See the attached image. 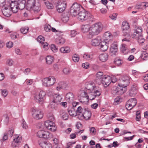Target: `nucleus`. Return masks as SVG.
<instances>
[{"mask_svg":"<svg viewBox=\"0 0 148 148\" xmlns=\"http://www.w3.org/2000/svg\"><path fill=\"white\" fill-rule=\"evenodd\" d=\"M96 82L98 84H102L105 87L108 86L111 82V77L110 76L105 75L101 72H98L96 75Z\"/></svg>","mask_w":148,"mask_h":148,"instance_id":"f257e3e1","label":"nucleus"},{"mask_svg":"<svg viewBox=\"0 0 148 148\" xmlns=\"http://www.w3.org/2000/svg\"><path fill=\"white\" fill-rule=\"evenodd\" d=\"M103 27L100 23H97L92 25L90 26L89 32L88 35V37L90 38L99 34L102 31Z\"/></svg>","mask_w":148,"mask_h":148,"instance_id":"f03ea898","label":"nucleus"},{"mask_svg":"<svg viewBox=\"0 0 148 148\" xmlns=\"http://www.w3.org/2000/svg\"><path fill=\"white\" fill-rule=\"evenodd\" d=\"M77 18L79 20L82 21L87 20L92 21L93 17L89 12L84 10L78 13Z\"/></svg>","mask_w":148,"mask_h":148,"instance_id":"7ed1b4c3","label":"nucleus"},{"mask_svg":"<svg viewBox=\"0 0 148 148\" xmlns=\"http://www.w3.org/2000/svg\"><path fill=\"white\" fill-rule=\"evenodd\" d=\"M52 2L56 6L58 12L62 13L65 10L66 6L65 2L58 0H52Z\"/></svg>","mask_w":148,"mask_h":148,"instance_id":"20e7f679","label":"nucleus"},{"mask_svg":"<svg viewBox=\"0 0 148 148\" xmlns=\"http://www.w3.org/2000/svg\"><path fill=\"white\" fill-rule=\"evenodd\" d=\"M86 88L88 92L93 91L96 92L98 95H100L101 93V90L100 88L96 86L95 84L92 83H88L86 84Z\"/></svg>","mask_w":148,"mask_h":148,"instance_id":"39448f33","label":"nucleus"},{"mask_svg":"<svg viewBox=\"0 0 148 148\" xmlns=\"http://www.w3.org/2000/svg\"><path fill=\"white\" fill-rule=\"evenodd\" d=\"M46 93L43 91H41L39 92L35 93L34 95V98L35 100L38 103L42 104L43 103L45 99Z\"/></svg>","mask_w":148,"mask_h":148,"instance_id":"423d86ee","label":"nucleus"},{"mask_svg":"<svg viewBox=\"0 0 148 148\" xmlns=\"http://www.w3.org/2000/svg\"><path fill=\"white\" fill-rule=\"evenodd\" d=\"M56 81V79L54 77L49 76L43 79L42 84L44 86L49 87L53 85L55 83Z\"/></svg>","mask_w":148,"mask_h":148,"instance_id":"0eeeda50","label":"nucleus"},{"mask_svg":"<svg viewBox=\"0 0 148 148\" xmlns=\"http://www.w3.org/2000/svg\"><path fill=\"white\" fill-rule=\"evenodd\" d=\"M119 84L116 87L113 88L112 90V94L116 95H121L123 94L126 90V87H123Z\"/></svg>","mask_w":148,"mask_h":148,"instance_id":"6e6552de","label":"nucleus"},{"mask_svg":"<svg viewBox=\"0 0 148 148\" xmlns=\"http://www.w3.org/2000/svg\"><path fill=\"white\" fill-rule=\"evenodd\" d=\"M37 136L40 138L50 139L53 137L52 135L49 132L43 130L38 131L37 133Z\"/></svg>","mask_w":148,"mask_h":148,"instance_id":"1a4fd4ad","label":"nucleus"},{"mask_svg":"<svg viewBox=\"0 0 148 148\" xmlns=\"http://www.w3.org/2000/svg\"><path fill=\"white\" fill-rule=\"evenodd\" d=\"M32 114L33 118L37 120L42 119L43 116L42 112L40 110L36 108L32 109Z\"/></svg>","mask_w":148,"mask_h":148,"instance_id":"9d476101","label":"nucleus"},{"mask_svg":"<svg viewBox=\"0 0 148 148\" xmlns=\"http://www.w3.org/2000/svg\"><path fill=\"white\" fill-rule=\"evenodd\" d=\"M81 6L77 3L73 4L70 9V13L72 15L75 16L80 10Z\"/></svg>","mask_w":148,"mask_h":148,"instance_id":"9b49d317","label":"nucleus"},{"mask_svg":"<svg viewBox=\"0 0 148 148\" xmlns=\"http://www.w3.org/2000/svg\"><path fill=\"white\" fill-rule=\"evenodd\" d=\"M45 125L47 129L52 132L55 131L57 129L55 123L50 120L45 121Z\"/></svg>","mask_w":148,"mask_h":148,"instance_id":"f8f14e48","label":"nucleus"},{"mask_svg":"<svg viewBox=\"0 0 148 148\" xmlns=\"http://www.w3.org/2000/svg\"><path fill=\"white\" fill-rule=\"evenodd\" d=\"M1 6H2V12L3 15L7 17L10 16L11 14V12L9 8V4L5 3Z\"/></svg>","mask_w":148,"mask_h":148,"instance_id":"ddd939ff","label":"nucleus"},{"mask_svg":"<svg viewBox=\"0 0 148 148\" xmlns=\"http://www.w3.org/2000/svg\"><path fill=\"white\" fill-rule=\"evenodd\" d=\"M91 116V112L85 110L82 114H81L78 116V118L80 120H82L84 119L86 120H88L90 118Z\"/></svg>","mask_w":148,"mask_h":148,"instance_id":"4468645a","label":"nucleus"},{"mask_svg":"<svg viewBox=\"0 0 148 148\" xmlns=\"http://www.w3.org/2000/svg\"><path fill=\"white\" fill-rule=\"evenodd\" d=\"M142 29L140 27L136 26L134 29V32L132 36L133 38H135L142 34Z\"/></svg>","mask_w":148,"mask_h":148,"instance_id":"2eb2a0df","label":"nucleus"},{"mask_svg":"<svg viewBox=\"0 0 148 148\" xmlns=\"http://www.w3.org/2000/svg\"><path fill=\"white\" fill-rule=\"evenodd\" d=\"M9 7H10L11 10L14 13H16L18 9L21 10L20 8V5H19L18 3L16 1H12L10 3Z\"/></svg>","mask_w":148,"mask_h":148,"instance_id":"dca6fc26","label":"nucleus"},{"mask_svg":"<svg viewBox=\"0 0 148 148\" xmlns=\"http://www.w3.org/2000/svg\"><path fill=\"white\" fill-rule=\"evenodd\" d=\"M79 101L83 103H86L88 102V97L87 96V93L85 91L82 92L80 96H78Z\"/></svg>","mask_w":148,"mask_h":148,"instance_id":"f3484780","label":"nucleus"},{"mask_svg":"<svg viewBox=\"0 0 148 148\" xmlns=\"http://www.w3.org/2000/svg\"><path fill=\"white\" fill-rule=\"evenodd\" d=\"M130 78L127 75H124L122 77L120 84L123 87H126L129 83Z\"/></svg>","mask_w":148,"mask_h":148,"instance_id":"a211bd4d","label":"nucleus"},{"mask_svg":"<svg viewBox=\"0 0 148 148\" xmlns=\"http://www.w3.org/2000/svg\"><path fill=\"white\" fill-rule=\"evenodd\" d=\"M109 44L106 42L104 40H102L99 47L100 49L103 51H106L108 47Z\"/></svg>","mask_w":148,"mask_h":148,"instance_id":"6ab92c4d","label":"nucleus"},{"mask_svg":"<svg viewBox=\"0 0 148 148\" xmlns=\"http://www.w3.org/2000/svg\"><path fill=\"white\" fill-rule=\"evenodd\" d=\"M102 40L101 38L98 36L95 38L92 39L91 43L92 45L94 46H99Z\"/></svg>","mask_w":148,"mask_h":148,"instance_id":"aec40b11","label":"nucleus"},{"mask_svg":"<svg viewBox=\"0 0 148 148\" xmlns=\"http://www.w3.org/2000/svg\"><path fill=\"white\" fill-rule=\"evenodd\" d=\"M118 50L117 45L115 43L112 44L110 49V52L112 55L115 54Z\"/></svg>","mask_w":148,"mask_h":148,"instance_id":"412c9836","label":"nucleus"},{"mask_svg":"<svg viewBox=\"0 0 148 148\" xmlns=\"http://www.w3.org/2000/svg\"><path fill=\"white\" fill-rule=\"evenodd\" d=\"M39 145L42 148H52L51 144L47 141L40 143H39Z\"/></svg>","mask_w":148,"mask_h":148,"instance_id":"4be33fe9","label":"nucleus"},{"mask_svg":"<svg viewBox=\"0 0 148 148\" xmlns=\"http://www.w3.org/2000/svg\"><path fill=\"white\" fill-rule=\"evenodd\" d=\"M36 3V0H27L26 5L27 8L31 9Z\"/></svg>","mask_w":148,"mask_h":148,"instance_id":"5701e85b","label":"nucleus"},{"mask_svg":"<svg viewBox=\"0 0 148 148\" xmlns=\"http://www.w3.org/2000/svg\"><path fill=\"white\" fill-rule=\"evenodd\" d=\"M90 26L89 24L83 25L81 27V29L84 33H86L88 32L90 30Z\"/></svg>","mask_w":148,"mask_h":148,"instance_id":"b1692460","label":"nucleus"},{"mask_svg":"<svg viewBox=\"0 0 148 148\" xmlns=\"http://www.w3.org/2000/svg\"><path fill=\"white\" fill-rule=\"evenodd\" d=\"M62 99V97L61 95L56 94L54 95L53 100L59 104Z\"/></svg>","mask_w":148,"mask_h":148,"instance_id":"393cba45","label":"nucleus"},{"mask_svg":"<svg viewBox=\"0 0 148 148\" xmlns=\"http://www.w3.org/2000/svg\"><path fill=\"white\" fill-rule=\"evenodd\" d=\"M65 98L67 101L72 102L74 100V95L72 93L69 92L66 94Z\"/></svg>","mask_w":148,"mask_h":148,"instance_id":"a878e982","label":"nucleus"},{"mask_svg":"<svg viewBox=\"0 0 148 148\" xmlns=\"http://www.w3.org/2000/svg\"><path fill=\"white\" fill-rule=\"evenodd\" d=\"M59 105V104L58 103L52 100L50 102L49 105V107L52 109L56 110L58 108Z\"/></svg>","mask_w":148,"mask_h":148,"instance_id":"bb28decb","label":"nucleus"},{"mask_svg":"<svg viewBox=\"0 0 148 148\" xmlns=\"http://www.w3.org/2000/svg\"><path fill=\"white\" fill-rule=\"evenodd\" d=\"M99 59L100 61L102 62H105L106 61L108 58V55L106 53L100 54L99 57Z\"/></svg>","mask_w":148,"mask_h":148,"instance_id":"cd10ccee","label":"nucleus"},{"mask_svg":"<svg viewBox=\"0 0 148 148\" xmlns=\"http://www.w3.org/2000/svg\"><path fill=\"white\" fill-rule=\"evenodd\" d=\"M31 10H32L34 12L36 13L38 12L40 10V5L38 3H36L34 5L32 8Z\"/></svg>","mask_w":148,"mask_h":148,"instance_id":"c85d7f7f","label":"nucleus"},{"mask_svg":"<svg viewBox=\"0 0 148 148\" xmlns=\"http://www.w3.org/2000/svg\"><path fill=\"white\" fill-rule=\"evenodd\" d=\"M96 92L93 91L92 92H88V93H90L89 95L87 96L88 97V99L90 100H93L97 96H99L100 95H98L97 92L95 93Z\"/></svg>","mask_w":148,"mask_h":148,"instance_id":"c756f323","label":"nucleus"},{"mask_svg":"<svg viewBox=\"0 0 148 148\" xmlns=\"http://www.w3.org/2000/svg\"><path fill=\"white\" fill-rule=\"evenodd\" d=\"M60 113L62 116V118L64 120H66L68 119L69 115L64 110H61L60 111Z\"/></svg>","mask_w":148,"mask_h":148,"instance_id":"7c9ffc66","label":"nucleus"},{"mask_svg":"<svg viewBox=\"0 0 148 148\" xmlns=\"http://www.w3.org/2000/svg\"><path fill=\"white\" fill-rule=\"evenodd\" d=\"M112 36L110 32H106L104 34L103 38L104 40L108 41L110 40Z\"/></svg>","mask_w":148,"mask_h":148,"instance_id":"2f4dec72","label":"nucleus"},{"mask_svg":"<svg viewBox=\"0 0 148 148\" xmlns=\"http://www.w3.org/2000/svg\"><path fill=\"white\" fill-rule=\"evenodd\" d=\"M60 51L61 53H68L70 52L71 50L68 47H63L61 48Z\"/></svg>","mask_w":148,"mask_h":148,"instance_id":"473e14b6","label":"nucleus"},{"mask_svg":"<svg viewBox=\"0 0 148 148\" xmlns=\"http://www.w3.org/2000/svg\"><path fill=\"white\" fill-rule=\"evenodd\" d=\"M17 2L18 5H20V8L21 10H22L25 7V0H18Z\"/></svg>","mask_w":148,"mask_h":148,"instance_id":"72a5a7b5","label":"nucleus"},{"mask_svg":"<svg viewBox=\"0 0 148 148\" xmlns=\"http://www.w3.org/2000/svg\"><path fill=\"white\" fill-rule=\"evenodd\" d=\"M54 58L53 57L51 56H47L46 58V60L47 63L48 64H51L53 62Z\"/></svg>","mask_w":148,"mask_h":148,"instance_id":"f704fd0d","label":"nucleus"},{"mask_svg":"<svg viewBox=\"0 0 148 148\" xmlns=\"http://www.w3.org/2000/svg\"><path fill=\"white\" fill-rule=\"evenodd\" d=\"M123 36L125 37L122 40L123 41H126L129 42L130 41L131 39L130 35L127 32H125L123 34Z\"/></svg>","mask_w":148,"mask_h":148,"instance_id":"c9c22d12","label":"nucleus"},{"mask_svg":"<svg viewBox=\"0 0 148 148\" xmlns=\"http://www.w3.org/2000/svg\"><path fill=\"white\" fill-rule=\"evenodd\" d=\"M130 26L128 23L123 22L122 24V29L123 30H127L129 29Z\"/></svg>","mask_w":148,"mask_h":148,"instance_id":"e433bc0d","label":"nucleus"},{"mask_svg":"<svg viewBox=\"0 0 148 148\" xmlns=\"http://www.w3.org/2000/svg\"><path fill=\"white\" fill-rule=\"evenodd\" d=\"M137 93V90L134 87L131 88V90H130L129 95L131 97H134Z\"/></svg>","mask_w":148,"mask_h":148,"instance_id":"4c0bfd02","label":"nucleus"},{"mask_svg":"<svg viewBox=\"0 0 148 148\" xmlns=\"http://www.w3.org/2000/svg\"><path fill=\"white\" fill-rule=\"evenodd\" d=\"M85 110V109H82L80 106L78 107L77 110L76 111L77 113V117L78 118V116L81 114H82Z\"/></svg>","mask_w":148,"mask_h":148,"instance_id":"58836bf2","label":"nucleus"},{"mask_svg":"<svg viewBox=\"0 0 148 148\" xmlns=\"http://www.w3.org/2000/svg\"><path fill=\"white\" fill-rule=\"evenodd\" d=\"M121 50L122 53L124 54H126L128 53L129 52V50L126 47V45L124 44L122 45V47L121 48Z\"/></svg>","mask_w":148,"mask_h":148,"instance_id":"ea45409f","label":"nucleus"},{"mask_svg":"<svg viewBox=\"0 0 148 148\" xmlns=\"http://www.w3.org/2000/svg\"><path fill=\"white\" fill-rule=\"evenodd\" d=\"M135 39L137 40L138 42L139 43H143L145 41V39L143 37V34L137 37Z\"/></svg>","mask_w":148,"mask_h":148,"instance_id":"a19ab883","label":"nucleus"},{"mask_svg":"<svg viewBox=\"0 0 148 148\" xmlns=\"http://www.w3.org/2000/svg\"><path fill=\"white\" fill-rule=\"evenodd\" d=\"M84 131V130H82L79 131L78 132H75V133H72L70 135V138L71 139H73L75 138L76 137V134H79L80 135Z\"/></svg>","mask_w":148,"mask_h":148,"instance_id":"79ce46f5","label":"nucleus"},{"mask_svg":"<svg viewBox=\"0 0 148 148\" xmlns=\"http://www.w3.org/2000/svg\"><path fill=\"white\" fill-rule=\"evenodd\" d=\"M2 120L4 124L7 125L9 121V118L8 115L6 114L4 115L2 117Z\"/></svg>","mask_w":148,"mask_h":148,"instance_id":"37998d69","label":"nucleus"},{"mask_svg":"<svg viewBox=\"0 0 148 148\" xmlns=\"http://www.w3.org/2000/svg\"><path fill=\"white\" fill-rule=\"evenodd\" d=\"M68 112L71 116H77V113L73 108H71V110H69Z\"/></svg>","mask_w":148,"mask_h":148,"instance_id":"c03bdc74","label":"nucleus"},{"mask_svg":"<svg viewBox=\"0 0 148 148\" xmlns=\"http://www.w3.org/2000/svg\"><path fill=\"white\" fill-rule=\"evenodd\" d=\"M29 29L27 27H22L20 29L21 32L23 34H25L28 32Z\"/></svg>","mask_w":148,"mask_h":148,"instance_id":"a18cd8bd","label":"nucleus"},{"mask_svg":"<svg viewBox=\"0 0 148 148\" xmlns=\"http://www.w3.org/2000/svg\"><path fill=\"white\" fill-rule=\"evenodd\" d=\"M131 104H132V106L134 107L135 106L137 103V101L136 99L135 98H132L128 101Z\"/></svg>","mask_w":148,"mask_h":148,"instance_id":"49530a36","label":"nucleus"},{"mask_svg":"<svg viewBox=\"0 0 148 148\" xmlns=\"http://www.w3.org/2000/svg\"><path fill=\"white\" fill-rule=\"evenodd\" d=\"M21 125L24 129H26L28 128V125L23 119L21 121Z\"/></svg>","mask_w":148,"mask_h":148,"instance_id":"de8ad7c7","label":"nucleus"},{"mask_svg":"<svg viewBox=\"0 0 148 148\" xmlns=\"http://www.w3.org/2000/svg\"><path fill=\"white\" fill-rule=\"evenodd\" d=\"M51 26L48 24H45L44 26V30L47 32H49L51 31Z\"/></svg>","mask_w":148,"mask_h":148,"instance_id":"09e8293b","label":"nucleus"},{"mask_svg":"<svg viewBox=\"0 0 148 148\" xmlns=\"http://www.w3.org/2000/svg\"><path fill=\"white\" fill-rule=\"evenodd\" d=\"M64 84L63 82H60L58 83V86L56 87V89L58 90H59L60 89L63 88L64 87Z\"/></svg>","mask_w":148,"mask_h":148,"instance_id":"8fccbe9b","label":"nucleus"},{"mask_svg":"<svg viewBox=\"0 0 148 148\" xmlns=\"http://www.w3.org/2000/svg\"><path fill=\"white\" fill-rule=\"evenodd\" d=\"M114 62L115 64L118 66H119L121 65L123 62L121 59L117 58L115 59Z\"/></svg>","mask_w":148,"mask_h":148,"instance_id":"3c124183","label":"nucleus"},{"mask_svg":"<svg viewBox=\"0 0 148 148\" xmlns=\"http://www.w3.org/2000/svg\"><path fill=\"white\" fill-rule=\"evenodd\" d=\"M84 58L88 60H89L92 58V55H90L87 53H85L83 56Z\"/></svg>","mask_w":148,"mask_h":148,"instance_id":"603ef678","label":"nucleus"},{"mask_svg":"<svg viewBox=\"0 0 148 148\" xmlns=\"http://www.w3.org/2000/svg\"><path fill=\"white\" fill-rule=\"evenodd\" d=\"M16 137L14 138V142L16 143H18L21 142V137H20L18 136H16Z\"/></svg>","mask_w":148,"mask_h":148,"instance_id":"864d4df0","label":"nucleus"},{"mask_svg":"<svg viewBox=\"0 0 148 148\" xmlns=\"http://www.w3.org/2000/svg\"><path fill=\"white\" fill-rule=\"evenodd\" d=\"M57 43L58 44L62 45L65 42V39L62 38H60L59 39L56 41Z\"/></svg>","mask_w":148,"mask_h":148,"instance_id":"5fc2aeb1","label":"nucleus"},{"mask_svg":"<svg viewBox=\"0 0 148 148\" xmlns=\"http://www.w3.org/2000/svg\"><path fill=\"white\" fill-rule=\"evenodd\" d=\"M79 58L77 54H75L73 57V60L75 62H77L79 61Z\"/></svg>","mask_w":148,"mask_h":148,"instance_id":"6e6d98bb","label":"nucleus"},{"mask_svg":"<svg viewBox=\"0 0 148 148\" xmlns=\"http://www.w3.org/2000/svg\"><path fill=\"white\" fill-rule=\"evenodd\" d=\"M141 119L140 112V111H138L136 113V119L137 121H139Z\"/></svg>","mask_w":148,"mask_h":148,"instance_id":"4d7b16f0","label":"nucleus"},{"mask_svg":"<svg viewBox=\"0 0 148 148\" xmlns=\"http://www.w3.org/2000/svg\"><path fill=\"white\" fill-rule=\"evenodd\" d=\"M37 40L40 43H43L45 41L44 38L42 36H40L37 38Z\"/></svg>","mask_w":148,"mask_h":148,"instance_id":"13d9d810","label":"nucleus"},{"mask_svg":"<svg viewBox=\"0 0 148 148\" xmlns=\"http://www.w3.org/2000/svg\"><path fill=\"white\" fill-rule=\"evenodd\" d=\"M126 108L128 110H131L133 107L131 104L130 102L128 101L127 102V103L125 105Z\"/></svg>","mask_w":148,"mask_h":148,"instance_id":"bf43d9fd","label":"nucleus"},{"mask_svg":"<svg viewBox=\"0 0 148 148\" xmlns=\"http://www.w3.org/2000/svg\"><path fill=\"white\" fill-rule=\"evenodd\" d=\"M62 20L64 22L66 23L69 20V17L67 15L64 14L63 15Z\"/></svg>","mask_w":148,"mask_h":148,"instance_id":"052dcab7","label":"nucleus"},{"mask_svg":"<svg viewBox=\"0 0 148 148\" xmlns=\"http://www.w3.org/2000/svg\"><path fill=\"white\" fill-rule=\"evenodd\" d=\"M148 56V54L146 53L145 52H144L142 53L141 57L142 59L144 60H147V58Z\"/></svg>","mask_w":148,"mask_h":148,"instance_id":"680f3d73","label":"nucleus"},{"mask_svg":"<svg viewBox=\"0 0 148 148\" xmlns=\"http://www.w3.org/2000/svg\"><path fill=\"white\" fill-rule=\"evenodd\" d=\"M54 4L51 2V3H46V5L49 9H52L53 8Z\"/></svg>","mask_w":148,"mask_h":148,"instance_id":"e2e57ef3","label":"nucleus"},{"mask_svg":"<svg viewBox=\"0 0 148 148\" xmlns=\"http://www.w3.org/2000/svg\"><path fill=\"white\" fill-rule=\"evenodd\" d=\"M14 133L13 129L12 128H10L8 132V135L9 136L12 137Z\"/></svg>","mask_w":148,"mask_h":148,"instance_id":"0e129e2a","label":"nucleus"},{"mask_svg":"<svg viewBox=\"0 0 148 148\" xmlns=\"http://www.w3.org/2000/svg\"><path fill=\"white\" fill-rule=\"evenodd\" d=\"M8 92L6 89H4L1 90V94L4 97H5L8 95Z\"/></svg>","mask_w":148,"mask_h":148,"instance_id":"69168bd1","label":"nucleus"},{"mask_svg":"<svg viewBox=\"0 0 148 148\" xmlns=\"http://www.w3.org/2000/svg\"><path fill=\"white\" fill-rule=\"evenodd\" d=\"M51 50L53 52H55L57 51L58 49L56 47V46L54 45H51Z\"/></svg>","mask_w":148,"mask_h":148,"instance_id":"338daca9","label":"nucleus"},{"mask_svg":"<svg viewBox=\"0 0 148 148\" xmlns=\"http://www.w3.org/2000/svg\"><path fill=\"white\" fill-rule=\"evenodd\" d=\"M6 64L9 66H12L13 65V61L11 59H8L6 61Z\"/></svg>","mask_w":148,"mask_h":148,"instance_id":"774afa93","label":"nucleus"}]
</instances>
